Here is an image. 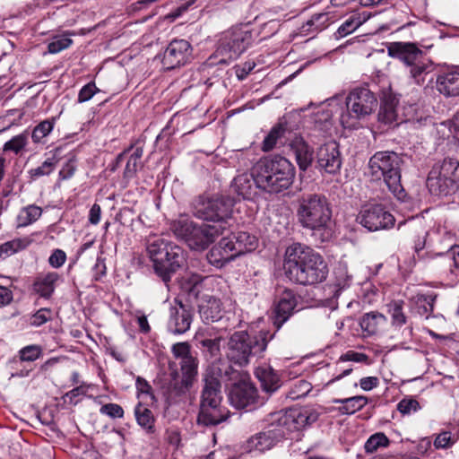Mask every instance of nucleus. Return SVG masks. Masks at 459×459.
Returning <instances> with one entry per match:
<instances>
[{"instance_id": "nucleus-1", "label": "nucleus", "mask_w": 459, "mask_h": 459, "mask_svg": "<svg viewBox=\"0 0 459 459\" xmlns=\"http://www.w3.org/2000/svg\"><path fill=\"white\" fill-rule=\"evenodd\" d=\"M320 412L314 407L293 408L273 415L272 424L247 441V450L264 452L273 447L288 432L300 430L316 422Z\"/></svg>"}, {"instance_id": "nucleus-2", "label": "nucleus", "mask_w": 459, "mask_h": 459, "mask_svg": "<svg viewBox=\"0 0 459 459\" xmlns=\"http://www.w3.org/2000/svg\"><path fill=\"white\" fill-rule=\"evenodd\" d=\"M284 269L293 282L312 285L325 280L328 269L323 257L311 247L295 243L285 253Z\"/></svg>"}, {"instance_id": "nucleus-3", "label": "nucleus", "mask_w": 459, "mask_h": 459, "mask_svg": "<svg viewBox=\"0 0 459 459\" xmlns=\"http://www.w3.org/2000/svg\"><path fill=\"white\" fill-rule=\"evenodd\" d=\"M296 213L299 223L311 231L315 242L324 243L333 238L332 210L325 195H303L298 199Z\"/></svg>"}, {"instance_id": "nucleus-4", "label": "nucleus", "mask_w": 459, "mask_h": 459, "mask_svg": "<svg viewBox=\"0 0 459 459\" xmlns=\"http://www.w3.org/2000/svg\"><path fill=\"white\" fill-rule=\"evenodd\" d=\"M257 188L268 194H280L290 187L295 168L286 158L275 155L260 159L252 168Z\"/></svg>"}, {"instance_id": "nucleus-5", "label": "nucleus", "mask_w": 459, "mask_h": 459, "mask_svg": "<svg viewBox=\"0 0 459 459\" xmlns=\"http://www.w3.org/2000/svg\"><path fill=\"white\" fill-rule=\"evenodd\" d=\"M221 384L213 369H208L204 377L200 396L197 424L204 427L216 426L230 417V411L222 404Z\"/></svg>"}, {"instance_id": "nucleus-6", "label": "nucleus", "mask_w": 459, "mask_h": 459, "mask_svg": "<svg viewBox=\"0 0 459 459\" xmlns=\"http://www.w3.org/2000/svg\"><path fill=\"white\" fill-rule=\"evenodd\" d=\"M273 335L267 331H260L255 335L246 331L235 332L227 343V358L240 367L247 366L252 359L263 355Z\"/></svg>"}, {"instance_id": "nucleus-7", "label": "nucleus", "mask_w": 459, "mask_h": 459, "mask_svg": "<svg viewBox=\"0 0 459 459\" xmlns=\"http://www.w3.org/2000/svg\"><path fill=\"white\" fill-rule=\"evenodd\" d=\"M387 52L391 57L403 63L411 79L419 85L423 84L426 77L435 70L434 62L415 43L392 42Z\"/></svg>"}, {"instance_id": "nucleus-8", "label": "nucleus", "mask_w": 459, "mask_h": 459, "mask_svg": "<svg viewBox=\"0 0 459 459\" xmlns=\"http://www.w3.org/2000/svg\"><path fill=\"white\" fill-rule=\"evenodd\" d=\"M147 252L155 273L166 283L170 281L171 277L186 261L182 247L161 238L149 240Z\"/></svg>"}, {"instance_id": "nucleus-9", "label": "nucleus", "mask_w": 459, "mask_h": 459, "mask_svg": "<svg viewBox=\"0 0 459 459\" xmlns=\"http://www.w3.org/2000/svg\"><path fill=\"white\" fill-rule=\"evenodd\" d=\"M400 162L395 152H377L369 159L368 175L375 181L383 179L389 191L403 201L406 193L401 184Z\"/></svg>"}, {"instance_id": "nucleus-10", "label": "nucleus", "mask_w": 459, "mask_h": 459, "mask_svg": "<svg viewBox=\"0 0 459 459\" xmlns=\"http://www.w3.org/2000/svg\"><path fill=\"white\" fill-rule=\"evenodd\" d=\"M175 235L184 239L194 250H204L215 238L223 234L225 225L202 223L196 224L186 219H180L172 225Z\"/></svg>"}, {"instance_id": "nucleus-11", "label": "nucleus", "mask_w": 459, "mask_h": 459, "mask_svg": "<svg viewBox=\"0 0 459 459\" xmlns=\"http://www.w3.org/2000/svg\"><path fill=\"white\" fill-rule=\"evenodd\" d=\"M426 184L432 195L444 197L456 193L459 189V160L445 158L436 163L429 172Z\"/></svg>"}, {"instance_id": "nucleus-12", "label": "nucleus", "mask_w": 459, "mask_h": 459, "mask_svg": "<svg viewBox=\"0 0 459 459\" xmlns=\"http://www.w3.org/2000/svg\"><path fill=\"white\" fill-rule=\"evenodd\" d=\"M234 200L223 195H200L192 204L194 215L201 220L212 222V224L228 227V219L232 213Z\"/></svg>"}, {"instance_id": "nucleus-13", "label": "nucleus", "mask_w": 459, "mask_h": 459, "mask_svg": "<svg viewBox=\"0 0 459 459\" xmlns=\"http://www.w3.org/2000/svg\"><path fill=\"white\" fill-rule=\"evenodd\" d=\"M252 41V31L247 25L233 27L222 32L214 53L215 57H220L217 63L229 64L236 60L247 49Z\"/></svg>"}, {"instance_id": "nucleus-14", "label": "nucleus", "mask_w": 459, "mask_h": 459, "mask_svg": "<svg viewBox=\"0 0 459 459\" xmlns=\"http://www.w3.org/2000/svg\"><path fill=\"white\" fill-rule=\"evenodd\" d=\"M357 221L369 231L388 230L394 225L395 219L386 208L378 204H368L364 205Z\"/></svg>"}, {"instance_id": "nucleus-15", "label": "nucleus", "mask_w": 459, "mask_h": 459, "mask_svg": "<svg viewBox=\"0 0 459 459\" xmlns=\"http://www.w3.org/2000/svg\"><path fill=\"white\" fill-rule=\"evenodd\" d=\"M229 399L235 408L247 411H252L265 402L264 397L259 396L254 384L247 379H242L232 385Z\"/></svg>"}, {"instance_id": "nucleus-16", "label": "nucleus", "mask_w": 459, "mask_h": 459, "mask_svg": "<svg viewBox=\"0 0 459 459\" xmlns=\"http://www.w3.org/2000/svg\"><path fill=\"white\" fill-rule=\"evenodd\" d=\"M377 98L366 87L355 88L351 91L346 100L349 117H355L357 118L369 115L377 107Z\"/></svg>"}, {"instance_id": "nucleus-17", "label": "nucleus", "mask_w": 459, "mask_h": 459, "mask_svg": "<svg viewBox=\"0 0 459 459\" xmlns=\"http://www.w3.org/2000/svg\"><path fill=\"white\" fill-rule=\"evenodd\" d=\"M182 377L178 371L171 373L172 379L169 390L175 395H181L190 389L198 373V359L194 358L188 361H179Z\"/></svg>"}, {"instance_id": "nucleus-18", "label": "nucleus", "mask_w": 459, "mask_h": 459, "mask_svg": "<svg viewBox=\"0 0 459 459\" xmlns=\"http://www.w3.org/2000/svg\"><path fill=\"white\" fill-rule=\"evenodd\" d=\"M193 48L186 39H173L163 54L164 68L171 70L187 64L192 57Z\"/></svg>"}, {"instance_id": "nucleus-19", "label": "nucleus", "mask_w": 459, "mask_h": 459, "mask_svg": "<svg viewBox=\"0 0 459 459\" xmlns=\"http://www.w3.org/2000/svg\"><path fill=\"white\" fill-rule=\"evenodd\" d=\"M192 323L191 309L178 302V306L170 308L169 319L168 322V329L174 334H182L189 330Z\"/></svg>"}, {"instance_id": "nucleus-20", "label": "nucleus", "mask_w": 459, "mask_h": 459, "mask_svg": "<svg viewBox=\"0 0 459 459\" xmlns=\"http://www.w3.org/2000/svg\"><path fill=\"white\" fill-rule=\"evenodd\" d=\"M317 162L328 173H335L340 170L342 159L336 142H329L318 149Z\"/></svg>"}, {"instance_id": "nucleus-21", "label": "nucleus", "mask_w": 459, "mask_h": 459, "mask_svg": "<svg viewBox=\"0 0 459 459\" xmlns=\"http://www.w3.org/2000/svg\"><path fill=\"white\" fill-rule=\"evenodd\" d=\"M238 255L232 238L227 237L222 238L217 245L212 247L207 254V259L211 264L221 268Z\"/></svg>"}, {"instance_id": "nucleus-22", "label": "nucleus", "mask_w": 459, "mask_h": 459, "mask_svg": "<svg viewBox=\"0 0 459 459\" xmlns=\"http://www.w3.org/2000/svg\"><path fill=\"white\" fill-rule=\"evenodd\" d=\"M297 297L293 291L285 290L279 297L274 307L273 325L279 329L293 314Z\"/></svg>"}, {"instance_id": "nucleus-23", "label": "nucleus", "mask_w": 459, "mask_h": 459, "mask_svg": "<svg viewBox=\"0 0 459 459\" xmlns=\"http://www.w3.org/2000/svg\"><path fill=\"white\" fill-rule=\"evenodd\" d=\"M198 312L205 324L217 322L223 316L222 303L218 298L204 295L199 300Z\"/></svg>"}, {"instance_id": "nucleus-24", "label": "nucleus", "mask_w": 459, "mask_h": 459, "mask_svg": "<svg viewBox=\"0 0 459 459\" xmlns=\"http://www.w3.org/2000/svg\"><path fill=\"white\" fill-rule=\"evenodd\" d=\"M437 89L445 96L459 95V69L439 74L437 78Z\"/></svg>"}, {"instance_id": "nucleus-25", "label": "nucleus", "mask_w": 459, "mask_h": 459, "mask_svg": "<svg viewBox=\"0 0 459 459\" xmlns=\"http://www.w3.org/2000/svg\"><path fill=\"white\" fill-rule=\"evenodd\" d=\"M255 374L261 382L263 390L267 394L274 393L280 388V377L271 366H260L255 369Z\"/></svg>"}, {"instance_id": "nucleus-26", "label": "nucleus", "mask_w": 459, "mask_h": 459, "mask_svg": "<svg viewBox=\"0 0 459 459\" xmlns=\"http://www.w3.org/2000/svg\"><path fill=\"white\" fill-rule=\"evenodd\" d=\"M253 175L242 173L234 178L230 190L243 199H251L255 195Z\"/></svg>"}, {"instance_id": "nucleus-27", "label": "nucleus", "mask_w": 459, "mask_h": 459, "mask_svg": "<svg viewBox=\"0 0 459 459\" xmlns=\"http://www.w3.org/2000/svg\"><path fill=\"white\" fill-rule=\"evenodd\" d=\"M58 279L59 274L56 272L39 275L33 283V290L41 297L48 299L53 294Z\"/></svg>"}, {"instance_id": "nucleus-28", "label": "nucleus", "mask_w": 459, "mask_h": 459, "mask_svg": "<svg viewBox=\"0 0 459 459\" xmlns=\"http://www.w3.org/2000/svg\"><path fill=\"white\" fill-rule=\"evenodd\" d=\"M221 337L209 338L204 334L195 336L196 345L208 359H217L221 356Z\"/></svg>"}, {"instance_id": "nucleus-29", "label": "nucleus", "mask_w": 459, "mask_h": 459, "mask_svg": "<svg viewBox=\"0 0 459 459\" xmlns=\"http://www.w3.org/2000/svg\"><path fill=\"white\" fill-rule=\"evenodd\" d=\"M134 417L138 425L148 434L155 432L156 419L152 410L146 405L139 403L134 408Z\"/></svg>"}, {"instance_id": "nucleus-30", "label": "nucleus", "mask_w": 459, "mask_h": 459, "mask_svg": "<svg viewBox=\"0 0 459 459\" xmlns=\"http://www.w3.org/2000/svg\"><path fill=\"white\" fill-rule=\"evenodd\" d=\"M397 100L392 96L385 97L378 112L379 122L392 126L394 124L398 125L396 106Z\"/></svg>"}, {"instance_id": "nucleus-31", "label": "nucleus", "mask_w": 459, "mask_h": 459, "mask_svg": "<svg viewBox=\"0 0 459 459\" xmlns=\"http://www.w3.org/2000/svg\"><path fill=\"white\" fill-rule=\"evenodd\" d=\"M291 150L295 154L299 169L302 170L307 169L313 160V151L302 140H296L292 143Z\"/></svg>"}, {"instance_id": "nucleus-32", "label": "nucleus", "mask_w": 459, "mask_h": 459, "mask_svg": "<svg viewBox=\"0 0 459 459\" xmlns=\"http://www.w3.org/2000/svg\"><path fill=\"white\" fill-rule=\"evenodd\" d=\"M386 321V317L378 312H370L365 314L358 322V325L361 328L362 333L367 334H374L377 333L378 326Z\"/></svg>"}, {"instance_id": "nucleus-33", "label": "nucleus", "mask_w": 459, "mask_h": 459, "mask_svg": "<svg viewBox=\"0 0 459 459\" xmlns=\"http://www.w3.org/2000/svg\"><path fill=\"white\" fill-rule=\"evenodd\" d=\"M230 238H232L234 249L238 255L254 250L257 246L256 238L255 236L249 235L247 232H239L238 236Z\"/></svg>"}, {"instance_id": "nucleus-34", "label": "nucleus", "mask_w": 459, "mask_h": 459, "mask_svg": "<svg viewBox=\"0 0 459 459\" xmlns=\"http://www.w3.org/2000/svg\"><path fill=\"white\" fill-rule=\"evenodd\" d=\"M42 214V209L39 206L30 204L22 208L16 218L18 228L27 227L35 222Z\"/></svg>"}, {"instance_id": "nucleus-35", "label": "nucleus", "mask_w": 459, "mask_h": 459, "mask_svg": "<svg viewBox=\"0 0 459 459\" xmlns=\"http://www.w3.org/2000/svg\"><path fill=\"white\" fill-rule=\"evenodd\" d=\"M410 238L416 253H419L425 247L427 230L422 223H413L409 225Z\"/></svg>"}, {"instance_id": "nucleus-36", "label": "nucleus", "mask_w": 459, "mask_h": 459, "mask_svg": "<svg viewBox=\"0 0 459 459\" xmlns=\"http://www.w3.org/2000/svg\"><path fill=\"white\" fill-rule=\"evenodd\" d=\"M30 243L28 238H14L0 245V258L4 259L20 250L25 249Z\"/></svg>"}, {"instance_id": "nucleus-37", "label": "nucleus", "mask_w": 459, "mask_h": 459, "mask_svg": "<svg viewBox=\"0 0 459 459\" xmlns=\"http://www.w3.org/2000/svg\"><path fill=\"white\" fill-rule=\"evenodd\" d=\"M436 295L434 294H420L416 297L417 313L428 319L433 312Z\"/></svg>"}, {"instance_id": "nucleus-38", "label": "nucleus", "mask_w": 459, "mask_h": 459, "mask_svg": "<svg viewBox=\"0 0 459 459\" xmlns=\"http://www.w3.org/2000/svg\"><path fill=\"white\" fill-rule=\"evenodd\" d=\"M389 444V438L383 432H377L368 437L365 443L364 448L367 453L373 454L379 448L387 447Z\"/></svg>"}, {"instance_id": "nucleus-39", "label": "nucleus", "mask_w": 459, "mask_h": 459, "mask_svg": "<svg viewBox=\"0 0 459 459\" xmlns=\"http://www.w3.org/2000/svg\"><path fill=\"white\" fill-rule=\"evenodd\" d=\"M441 256L448 263V272L454 276L459 277V245L452 246Z\"/></svg>"}, {"instance_id": "nucleus-40", "label": "nucleus", "mask_w": 459, "mask_h": 459, "mask_svg": "<svg viewBox=\"0 0 459 459\" xmlns=\"http://www.w3.org/2000/svg\"><path fill=\"white\" fill-rule=\"evenodd\" d=\"M403 301L394 300L388 305V312L391 315L392 325L402 327L406 324L407 317L403 311Z\"/></svg>"}, {"instance_id": "nucleus-41", "label": "nucleus", "mask_w": 459, "mask_h": 459, "mask_svg": "<svg viewBox=\"0 0 459 459\" xmlns=\"http://www.w3.org/2000/svg\"><path fill=\"white\" fill-rule=\"evenodd\" d=\"M56 118L46 119L40 122L32 131L31 138L34 143H39L44 137L48 135L54 128Z\"/></svg>"}, {"instance_id": "nucleus-42", "label": "nucleus", "mask_w": 459, "mask_h": 459, "mask_svg": "<svg viewBox=\"0 0 459 459\" xmlns=\"http://www.w3.org/2000/svg\"><path fill=\"white\" fill-rule=\"evenodd\" d=\"M28 138L29 136L27 132H23L13 136L4 144V152H13L16 154L19 153L27 145Z\"/></svg>"}, {"instance_id": "nucleus-43", "label": "nucleus", "mask_w": 459, "mask_h": 459, "mask_svg": "<svg viewBox=\"0 0 459 459\" xmlns=\"http://www.w3.org/2000/svg\"><path fill=\"white\" fill-rule=\"evenodd\" d=\"M312 389L309 382L300 379L293 384L287 394V397L291 400H297L305 397Z\"/></svg>"}, {"instance_id": "nucleus-44", "label": "nucleus", "mask_w": 459, "mask_h": 459, "mask_svg": "<svg viewBox=\"0 0 459 459\" xmlns=\"http://www.w3.org/2000/svg\"><path fill=\"white\" fill-rule=\"evenodd\" d=\"M171 352L173 356L180 361H188L195 356L191 351V346L187 342H177L172 345Z\"/></svg>"}, {"instance_id": "nucleus-45", "label": "nucleus", "mask_w": 459, "mask_h": 459, "mask_svg": "<svg viewBox=\"0 0 459 459\" xmlns=\"http://www.w3.org/2000/svg\"><path fill=\"white\" fill-rule=\"evenodd\" d=\"M56 163L57 160L55 157L46 160L40 166L30 170V178L35 179L49 175L55 169Z\"/></svg>"}, {"instance_id": "nucleus-46", "label": "nucleus", "mask_w": 459, "mask_h": 459, "mask_svg": "<svg viewBox=\"0 0 459 459\" xmlns=\"http://www.w3.org/2000/svg\"><path fill=\"white\" fill-rule=\"evenodd\" d=\"M285 132V128L281 126L273 127L263 142V151L269 152L274 148L278 139H280Z\"/></svg>"}, {"instance_id": "nucleus-47", "label": "nucleus", "mask_w": 459, "mask_h": 459, "mask_svg": "<svg viewBox=\"0 0 459 459\" xmlns=\"http://www.w3.org/2000/svg\"><path fill=\"white\" fill-rule=\"evenodd\" d=\"M456 441V438L450 431H442L434 439L433 446L436 449L450 448Z\"/></svg>"}, {"instance_id": "nucleus-48", "label": "nucleus", "mask_w": 459, "mask_h": 459, "mask_svg": "<svg viewBox=\"0 0 459 459\" xmlns=\"http://www.w3.org/2000/svg\"><path fill=\"white\" fill-rule=\"evenodd\" d=\"M73 43V40L66 36H56L53 40L48 43V49L51 54H56L60 51L68 48Z\"/></svg>"}, {"instance_id": "nucleus-49", "label": "nucleus", "mask_w": 459, "mask_h": 459, "mask_svg": "<svg viewBox=\"0 0 459 459\" xmlns=\"http://www.w3.org/2000/svg\"><path fill=\"white\" fill-rule=\"evenodd\" d=\"M368 403V398L363 395H357L346 398V415L353 414L362 409Z\"/></svg>"}, {"instance_id": "nucleus-50", "label": "nucleus", "mask_w": 459, "mask_h": 459, "mask_svg": "<svg viewBox=\"0 0 459 459\" xmlns=\"http://www.w3.org/2000/svg\"><path fill=\"white\" fill-rule=\"evenodd\" d=\"M20 359L22 361H34L42 355V349L39 345H29L20 351Z\"/></svg>"}, {"instance_id": "nucleus-51", "label": "nucleus", "mask_w": 459, "mask_h": 459, "mask_svg": "<svg viewBox=\"0 0 459 459\" xmlns=\"http://www.w3.org/2000/svg\"><path fill=\"white\" fill-rule=\"evenodd\" d=\"M420 403L412 398H404L397 404V410L403 415H409L420 410Z\"/></svg>"}, {"instance_id": "nucleus-52", "label": "nucleus", "mask_w": 459, "mask_h": 459, "mask_svg": "<svg viewBox=\"0 0 459 459\" xmlns=\"http://www.w3.org/2000/svg\"><path fill=\"white\" fill-rule=\"evenodd\" d=\"M100 412L111 419H121L124 417V410L117 403H106L100 407Z\"/></svg>"}, {"instance_id": "nucleus-53", "label": "nucleus", "mask_w": 459, "mask_h": 459, "mask_svg": "<svg viewBox=\"0 0 459 459\" xmlns=\"http://www.w3.org/2000/svg\"><path fill=\"white\" fill-rule=\"evenodd\" d=\"M100 90L93 82L87 83L79 91L78 102L82 103L90 100Z\"/></svg>"}, {"instance_id": "nucleus-54", "label": "nucleus", "mask_w": 459, "mask_h": 459, "mask_svg": "<svg viewBox=\"0 0 459 459\" xmlns=\"http://www.w3.org/2000/svg\"><path fill=\"white\" fill-rule=\"evenodd\" d=\"M66 261V254L61 249H55L48 258V263L53 268L61 267Z\"/></svg>"}, {"instance_id": "nucleus-55", "label": "nucleus", "mask_w": 459, "mask_h": 459, "mask_svg": "<svg viewBox=\"0 0 459 459\" xmlns=\"http://www.w3.org/2000/svg\"><path fill=\"white\" fill-rule=\"evenodd\" d=\"M51 318V311L48 308H41L38 310L31 318V324L39 326Z\"/></svg>"}, {"instance_id": "nucleus-56", "label": "nucleus", "mask_w": 459, "mask_h": 459, "mask_svg": "<svg viewBox=\"0 0 459 459\" xmlns=\"http://www.w3.org/2000/svg\"><path fill=\"white\" fill-rule=\"evenodd\" d=\"M76 169L75 163L73 160H69L59 171V178L66 180L74 176Z\"/></svg>"}, {"instance_id": "nucleus-57", "label": "nucleus", "mask_w": 459, "mask_h": 459, "mask_svg": "<svg viewBox=\"0 0 459 459\" xmlns=\"http://www.w3.org/2000/svg\"><path fill=\"white\" fill-rule=\"evenodd\" d=\"M379 385V379L377 377H362L359 380V386L364 391H370Z\"/></svg>"}, {"instance_id": "nucleus-58", "label": "nucleus", "mask_w": 459, "mask_h": 459, "mask_svg": "<svg viewBox=\"0 0 459 459\" xmlns=\"http://www.w3.org/2000/svg\"><path fill=\"white\" fill-rule=\"evenodd\" d=\"M139 164H140L139 161L134 160V159L129 157V159L126 162V168H125V172H124L125 177L127 178H132L135 175V173L138 169Z\"/></svg>"}, {"instance_id": "nucleus-59", "label": "nucleus", "mask_w": 459, "mask_h": 459, "mask_svg": "<svg viewBox=\"0 0 459 459\" xmlns=\"http://www.w3.org/2000/svg\"><path fill=\"white\" fill-rule=\"evenodd\" d=\"M101 208L100 204H94L89 212V221L92 225H97L100 221Z\"/></svg>"}, {"instance_id": "nucleus-60", "label": "nucleus", "mask_w": 459, "mask_h": 459, "mask_svg": "<svg viewBox=\"0 0 459 459\" xmlns=\"http://www.w3.org/2000/svg\"><path fill=\"white\" fill-rule=\"evenodd\" d=\"M12 300V291L5 287L0 286V307L8 305Z\"/></svg>"}, {"instance_id": "nucleus-61", "label": "nucleus", "mask_w": 459, "mask_h": 459, "mask_svg": "<svg viewBox=\"0 0 459 459\" xmlns=\"http://www.w3.org/2000/svg\"><path fill=\"white\" fill-rule=\"evenodd\" d=\"M368 356L364 353L356 352L354 351H346V361L365 362Z\"/></svg>"}, {"instance_id": "nucleus-62", "label": "nucleus", "mask_w": 459, "mask_h": 459, "mask_svg": "<svg viewBox=\"0 0 459 459\" xmlns=\"http://www.w3.org/2000/svg\"><path fill=\"white\" fill-rule=\"evenodd\" d=\"M167 439L170 445L178 447L181 441L180 433L177 429H169L167 431Z\"/></svg>"}, {"instance_id": "nucleus-63", "label": "nucleus", "mask_w": 459, "mask_h": 459, "mask_svg": "<svg viewBox=\"0 0 459 459\" xmlns=\"http://www.w3.org/2000/svg\"><path fill=\"white\" fill-rule=\"evenodd\" d=\"M136 389L140 394H149L152 391V386L145 379L138 377L136 379Z\"/></svg>"}, {"instance_id": "nucleus-64", "label": "nucleus", "mask_w": 459, "mask_h": 459, "mask_svg": "<svg viewBox=\"0 0 459 459\" xmlns=\"http://www.w3.org/2000/svg\"><path fill=\"white\" fill-rule=\"evenodd\" d=\"M126 152H131L129 157L140 162L143 150L142 146H131Z\"/></svg>"}]
</instances>
